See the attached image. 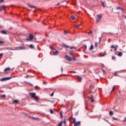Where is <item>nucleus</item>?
Wrapping results in <instances>:
<instances>
[{
    "label": "nucleus",
    "instance_id": "f257e3e1",
    "mask_svg": "<svg viewBox=\"0 0 126 126\" xmlns=\"http://www.w3.org/2000/svg\"><path fill=\"white\" fill-rule=\"evenodd\" d=\"M30 96H31L32 98L35 100V101H38L39 98L38 96H36V93H29Z\"/></svg>",
    "mask_w": 126,
    "mask_h": 126
},
{
    "label": "nucleus",
    "instance_id": "f03ea898",
    "mask_svg": "<svg viewBox=\"0 0 126 126\" xmlns=\"http://www.w3.org/2000/svg\"><path fill=\"white\" fill-rule=\"evenodd\" d=\"M36 40V38L33 36L32 34H30L29 36V38L26 39V41H32V40L34 39Z\"/></svg>",
    "mask_w": 126,
    "mask_h": 126
},
{
    "label": "nucleus",
    "instance_id": "7ed1b4c3",
    "mask_svg": "<svg viewBox=\"0 0 126 126\" xmlns=\"http://www.w3.org/2000/svg\"><path fill=\"white\" fill-rule=\"evenodd\" d=\"M25 46L23 45V46H19L15 48V49L16 51H19L20 50H25Z\"/></svg>",
    "mask_w": 126,
    "mask_h": 126
},
{
    "label": "nucleus",
    "instance_id": "20e7f679",
    "mask_svg": "<svg viewBox=\"0 0 126 126\" xmlns=\"http://www.w3.org/2000/svg\"><path fill=\"white\" fill-rule=\"evenodd\" d=\"M97 17L96 22H99L102 19V14L97 15Z\"/></svg>",
    "mask_w": 126,
    "mask_h": 126
},
{
    "label": "nucleus",
    "instance_id": "39448f33",
    "mask_svg": "<svg viewBox=\"0 0 126 126\" xmlns=\"http://www.w3.org/2000/svg\"><path fill=\"white\" fill-rule=\"evenodd\" d=\"M13 77H5L2 78L1 79V81H6V80H9V79H11Z\"/></svg>",
    "mask_w": 126,
    "mask_h": 126
},
{
    "label": "nucleus",
    "instance_id": "423d86ee",
    "mask_svg": "<svg viewBox=\"0 0 126 126\" xmlns=\"http://www.w3.org/2000/svg\"><path fill=\"white\" fill-rule=\"evenodd\" d=\"M65 58L66 59V60H67V61H68V62H71V61H72V58H70L68 55H65Z\"/></svg>",
    "mask_w": 126,
    "mask_h": 126
},
{
    "label": "nucleus",
    "instance_id": "0eeeda50",
    "mask_svg": "<svg viewBox=\"0 0 126 126\" xmlns=\"http://www.w3.org/2000/svg\"><path fill=\"white\" fill-rule=\"evenodd\" d=\"M90 99L91 100V103H93V102L95 101V100H94V96H93V95H91L90 96Z\"/></svg>",
    "mask_w": 126,
    "mask_h": 126
},
{
    "label": "nucleus",
    "instance_id": "6e6552de",
    "mask_svg": "<svg viewBox=\"0 0 126 126\" xmlns=\"http://www.w3.org/2000/svg\"><path fill=\"white\" fill-rule=\"evenodd\" d=\"M81 124V122H80V121H78L76 123H75V124L74 125V126H80Z\"/></svg>",
    "mask_w": 126,
    "mask_h": 126
},
{
    "label": "nucleus",
    "instance_id": "1a4fd4ad",
    "mask_svg": "<svg viewBox=\"0 0 126 126\" xmlns=\"http://www.w3.org/2000/svg\"><path fill=\"white\" fill-rule=\"evenodd\" d=\"M5 9V6H0V11H2Z\"/></svg>",
    "mask_w": 126,
    "mask_h": 126
},
{
    "label": "nucleus",
    "instance_id": "9d476101",
    "mask_svg": "<svg viewBox=\"0 0 126 126\" xmlns=\"http://www.w3.org/2000/svg\"><path fill=\"white\" fill-rule=\"evenodd\" d=\"M13 104H19V101L17 100H14L13 101Z\"/></svg>",
    "mask_w": 126,
    "mask_h": 126
},
{
    "label": "nucleus",
    "instance_id": "9b49d317",
    "mask_svg": "<svg viewBox=\"0 0 126 126\" xmlns=\"http://www.w3.org/2000/svg\"><path fill=\"white\" fill-rule=\"evenodd\" d=\"M117 10H122V11H124V9L120 6H117Z\"/></svg>",
    "mask_w": 126,
    "mask_h": 126
},
{
    "label": "nucleus",
    "instance_id": "f8f14e48",
    "mask_svg": "<svg viewBox=\"0 0 126 126\" xmlns=\"http://www.w3.org/2000/svg\"><path fill=\"white\" fill-rule=\"evenodd\" d=\"M111 48V49H114V52H116V51L117 50V47H115L114 45H112Z\"/></svg>",
    "mask_w": 126,
    "mask_h": 126
},
{
    "label": "nucleus",
    "instance_id": "ddd939ff",
    "mask_svg": "<svg viewBox=\"0 0 126 126\" xmlns=\"http://www.w3.org/2000/svg\"><path fill=\"white\" fill-rule=\"evenodd\" d=\"M77 79H78V81H81V80H82V77L78 76L77 77Z\"/></svg>",
    "mask_w": 126,
    "mask_h": 126
},
{
    "label": "nucleus",
    "instance_id": "4468645a",
    "mask_svg": "<svg viewBox=\"0 0 126 126\" xmlns=\"http://www.w3.org/2000/svg\"><path fill=\"white\" fill-rule=\"evenodd\" d=\"M54 56H58L59 55V51H57L54 52Z\"/></svg>",
    "mask_w": 126,
    "mask_h": 126
},
{
    "label": "nucleus",
    "instance_id": "2eb2a0df",
    "mask_svg": "<svg viewBox=\"0 0 126 126\" xmlns=\"http://www.w3.org/2000/svg\"><path fill=\"white\" fill-rule=\"evenodd\" d=\"M29 7H31V8H36V6L32 5H29Z\"/></svg>",
    "mask_w": 126,
    "mask_h": 126
},
{
    "label": "nucleus",
    "instance_id": "dca6fc26",
    "mask_svg": "<svg viewBox=\"0 0 126 126\" xmlns=\"http://www.w3.org/2000/svg\"><path fill=\"white\" fill-rule=\"evenodd\" d=\"M9 70H10V68H9V67H8V68H6L5 69H4V71H9Z\"/></svg>",
    "mask_w": 126,
    "mask_h": 126
},
{
    "label": "nucleus",
    "instance_id": "f3484780",
    "mask_svg": "<svg viewBox=\"0 0 126 126\" xmlns=\"http://www.w3.org/2000/svg\"><path fill=\"white\" fill-rule=\"evenodd\" d=\"M29 47H30V49H33L35 48V47L32 44L30 45L29 46Z\"/></svg>",
    "mask_w": 126,
    "mask_h": 126
},
{
    "label": "nucleus",
    "instance_id": "a211bd4d",
    "mask_svg": "<svg viewBox=\"0 0 126 126\" xmlns=\"http://www.w3.org/2000/svg\"><path fill=\"white\" fill-rule=\"evenodd\" d=\"M122 56H123V53L122 52H119L118 54V57H122Z\"/></svg>",
    "mask_w": 126,
    "mask_h": 126
},
{
    "label": "nucleus",
    "instance_id": "6ab92c4d",
    "mask_svg": "<svg viewBox=\"0 0 126 126\" xmlns=\"http://www.w3.org/2000/svg\"><path fill=\"white\" fill-rule=\"evenodd\" d=\"M71 18L72 19V20H75L76 19V18L74 16H71Z\"/></svg>",
    "mask_w": 126,
    "mask_h": 126
},
{
    "label": "nucleus",
    "instance_id": "aec40b11",
    "mask_svg": "<svg viewBox=\"0 0 126 126\" xmlns=\"http://www.w3.org/2000/svg\"><path fill=\"white\" fill-rule=\"evenodd\" d=\"M1 33L2 34H5L6 35V34H7V33L5 31H1Z\"/></svg>",
    "mask_w": 126,
    "mask_h": 126
},
{
    "label": "nucleus",
    "instance_id": "412c9836",
    "mask_svg": "<svg viewBox=\"0 0 126 126\" xmlns=\"http://www.w3.org/2000/svg\"><path fill=\"white\" fill-rule=\"evenodd\" d=\"M94 47L95 48H97L98 47V42H95Z\"/></svg>",
    "mask_w": 126,
    "mask_h": 126
},
{
    "label": "nucleus",
    "instance_id": "4be33fe9",
    "mask_svg": "<svg viewBox=\"0 0 126 126\" xmlns=\"http://www.w3.org/2000/svg\"><path fill=\"white\" fill-rule=\"evenodd\" d=\"M62 124H63V121H61V122L58 124V126H62Z\"/></svg>",
    "mask_w": 126,
    "mask_h": 126
},
{
    "label": "nucleus",
    "instance_id": "5701e85b",
    "mask_svg": "<svg viewBox=\"0 0 126 126\" xmlns=\"http://www.w3.org/2000/svg\"><path fill=\"white\" fill-rule=\"evenodd\" d=\"M109 115L110 116H113V115H114V112H113V111H110L109 112Z\"/></svg>",
    "mask_w": 126,
    "mask_h": 126
},
{
    "label": "nucleus",
    "instance_id": "b1692460",
    "mask_svg": "<svg viewBox=\"0 0 126 126\" xmlns=\"http://www.w3.org/2000/svg\"><path fill=\"white\" fill-rule=\"evenodd\" d=\"M73 123L74 125L76 123V119H75V118H73Z\"/></svg>",
    "mask_w": 126,
    "mask_h": 126
},
{
    "label": "nucleus",
    "instance_id": "393cba45",
    "mask_svg": "<svg viewBox=\"0 0 126 126\" xmlns=\"http://www.w3.org/2000/svg\"><path fill=\"white\" fill-rule=\"evenodd\" d=\"M79 26H81V24L80 25H78L77 26H75V28H78V27H79Z\"/></svg>",
    "mask_w": 126,
    "mask_h": 126
},
{
    "label": "nucleus",
    "instance_id": "a878e982",
    "mask_svg": "<svg viewBox=\"0 0 126 126\" xmlns=\"http://www.w3.org/2000/svg\"><path fill=\"white\" fill-rule=\"evenodd\" d=\"M93 48H94V46H93V45H92L91 46V47L90 48V50L91 51L92 50H93Z\"/></svg>",
    "mask_w": 126,
    "mask_h": 126
},
{
    "label": "nucleus",
    "instance_id": "bb28decb",
    "mask_svg": "<svg viewBox=\"0 0 126 126\" xmlns=\"http://www.w3.org/2000/svg\"><path fill=\"white\" fill-rule=\"evenodd\" d=\"M114 90H116V88L113 87V88H112V90L111 91V93H112V92H113V91H114Z\"/></svg>",
    "mask_w": 126,
    "mask_h": 126
},
{
    "label": "nucleus",
    "instance_id": "cd10ccee",
    "mask_svg": "<svg viewBox=\"0 0 126 126\" xmlns=\"http://www.w3.org/2000/svg\"><path fill=\"white\" fill-rule=\"evenodd\" d=\"M0 97H2V98H5V94L1 95Z\"/></svg>",
    "mask_w": 126,
    "mask_h": 126
},
{
    "label": "nucleus",
    "instance_id": "c85d7f7f",
    "mask_svg": "<svg viewBox=\"0 0 126 126\" xmlns=\"http://www.w3.org/2000/svg\"><path fill=\"white\" fill-rule=\"evenodd\" d=\"M31 119H32V120H38V118L35 117H32Z\"/></svg>",
    "mask_w": 126,
    "mask_h": 126
},
{
    "label": "nucleus",
    "instance_id": "c756f323",
    "mask_svg": "<svg viewBox=\"0 0 126 126\" xmlns=\"http://www.w3.org/2000/svg\"><path fill=\"white\" fill-rule=\"evenodd\" d=\"M25 78H29V75H26V76H25Z\"/></svg>",
    "mask_w": 126,
    "mask_h": 126
},
{
    "label": "nucleus",
    "instance_id": "7c9ffc66",
    "mask_svg": "<svg viewBox=\"0 0 126 126\" xmlns=\"http://www.w3.org/2000/svg\"><path fill=\"white\" fill-rule=\"evenodd\" d=\"M63 46L65 47V48H69V46L65 45V44H64Z\"/></svg>",
    "mask_w": 126,
    "mask_h": 126
},
{
    "label": "nucleus",
    "instance_id": "2f4dec72",
    "mask_svg": "<svg viewBox=\"0 0 126 126\" xmlns=\"http://www.w3.org/2000/svg\"><path fill=\"white\" fill-rule=\"evenodd\" d=\"M0 44H4V42H3L2 41H0Z\"/></svg>",
    "mask_w": 126,
    "mask_h": 126
},
{
    "label": "nucleus",
    "instance_id": "473e14b6",
    "mask_svg": "<svg viewBox=\"0 0 126 126\" xmlns=\"http://www.w3.org/2000/svg\"><path fill=\"white\" fill-rule=\"evenodd\" d=\"M62 123H63V124H65V125H66V122H65V119H64V121H63V122H62Z\"/></svg>",
    "mask_w": 126,
    "mask_h": 126
},
{
    "label": "nucleus",
    "instance_id": "72a5a7b5",
    "mask_svg": "<svg viewBox=\"0 0 126 126\" xmlns=\"http://www.w3.org/2000/svg\"><path fill=\"white\" fill-rule=\"evenodd\" d=\"M114 75V76H118V75L117 74V72H115Z\"/></svg>",
    "mask_w": 126,
    "mask_h": 126
},
{
    "label": "nucleus",
    "instance_id": "f704fd0d",
    "mask_svg": "<svg viewBox=\"0 0 126 126\" xmlns=\"http://www.w3.org/2000/svg\"><path fill=\"white\" fill-rule=\"evenodd\" d=\"M112 60H116V57L113 56V57H112Z\"/></svg>",
    "mask_w": 126,
    "mask_h": 126
},
{
    "label": "nucleus",
    "instance_id": "c9c22d12",
    "mask_svg": "<svg viewBox=\"0 0 126 126\" xmlns=\"http://www.w3.org/2000/svg\"><path fill=\"white\" fill-rule=\"evenodd\" d=\"M50 113H51V114H54V111H53V110H52V109H51V110H50Z\"/></svg>",
    "mask_w": 126,
    "mask_h": 126
},
{
    "label": "nucleus",
    "instance_id": "e433bc0d",
    "mask_svg": "<svg viewBox=\"0 0 126 126\" xmlns=\"http://www.w3.org/2000/svg\"><path fill=\"white\" fill-rule=\"evenodd\" d=\"M4 1V0H0V3H1V2H3Z\"/></svg>",
    "mask_w": 126,
    "mask_h": 126
},
{
    "label": "nucleus",
    "instance_id": "4c0bfd02",
    "mask_svg": "<svg viewBox=\"0 0 126 126\" xmlns=\"http://www.w3.org/2000/svg\"><path fill=\"white\" fill-rule=\"evenodd\" d=\"M54 93H55V92H53L51 94V97H53V96H54Z\"/></svg>",
    "mask_w": 126,
    "mask_h": 126
},
{
    "label": "nucleus",
    "instance_id": "58836bf2",
    "mask_svg": "<svg viewBox=\"0 0 126 126\" xmlns=\"http://www.w3.org/2000/svg\"><path fill=\"white\" fill-rule=\"evenodd\" d=\"M88 34H92V31H90L89 32Z\"/></svg>",
    "mask_w": 126,
    "mask_h": 126
},
{
    "label": "nucleus",
    "instance_id": "ea45409f",
    "mask_svg": "<svg viewBox=\"0 0 126 126\" xmlns=\"http://www.w3.org/2000/svg\"><path fill=\"white\" fill-rule=\"evenodd\" d=\"M67 33H68L67 32H66L65 31H64V34H67Z\"/></svg>",
    "mask_w": 126,
    "mask_h": 126
},
{
    "label": "nucleus",
    "instance_id": "a19ab883",
    "mask_svg": "<svg viewBox=\"0 0 126 126\" xmlns=\"http://www.w3.org/2000/svg\"><path fill=\"white\" fill-rule=\"evenodd\" d=\"M2 56H3V53H0V57H2Z\"/></svg>",
    "mask_w": 126,
    "mask_h": 126
},
{
    "label": "nucleus",
    "instance_id": "79ce46f5",
    "mask_svg": "<svg viewBox=\"0 0 126 126\" xmlns=\"http://www.w3.org/2000/svg\"><path fill=\"white\" fill-rule=\"evenodd\" d=\"M72 60H73V61H76V58H72Z\"/></svg>",
    "mask_w": 126,
    "mask_h": 126
},
{
    "label": "nucleus",
    "instance_id": "37998d69",
    "mask_svg": "<svg viewBox=\"0 0 126 126\" xmlns=\"http://www.w3.org/2000/svg\"><path fill=\"white\" fill-rule=\"evenodd\" d=\"M122 16H123L124 18H125V19H126V16L125 15H123Z\"/></svg>",
    "mask_w": 126,
    "mask_h": 126
},
{
    "label": "nucleus",
    "instance_id": "c03bdc74",
    "mask_svg": "<svg viewBox=\"0 0 126 126\" xmlns=\"http://www.w3.org/2000/svg\"><path fill=\"white\" fill-rule=\"evenodd\" d=\"M60 116L61 118H63V114L62 113V112L60 113Z\"/></svg>",
    "mask_w": 126,
    "mask_h": 126
},
{
    "label": "nucleus",
    "instance_id": "a18cd8bd",
    "mask_svg": "<svg viewBox=\"0 0 126 126\" xmlns=\"http://www.w3.org/2000/svg\"><path fill=\"white\" fill-rule=\"evenodd\" d=\"M63 67H61V71L62 72H63Z\"/></svg>",
    "mask_w": 126,
    "mask_h": 126
},
{
    "label": "nucleus",
    "instance_id": "49530a36",
    "mask_svg": "<svg viewBox=\"0 0 126 126\" xmlns=\"http://www.w3.org/2000/svg\"><path fill=\"white\" fill-rule=\"evenodd\" d=\"M107 55L106 54H104L101 55V57H104V56H106Z\"/></svg>",
    "mask_w": 126,
    "mask_h": 126
},
{
    "label": "nucleus",
    "instance_id": "de8ad7c7",
    "mask_svg": "<svg viewBox=\"0 0 126 126\" xmlns=\"http://www.w3.org/2000/svg\"><path fill=\"white\" fill-rule=\"evenodd\" d=\"M113 120H115L116 121H118V118H114Z\"/></svg>",
    "mask_w": 126,
    "mask_h": 126
},
{
    "label": "nucleus",
    "instance_id": "09e8293b",
    "mask_svg": "<svg viewBox=\"0 0 126 126\" xmlns=\"http://www.w3.org/2000/svg\"><path fill=\"white\" fill-rule=\"evenodd\" d=\"M50 48L51 49V50H54V48H53L52 47L50 46Z\"/></svg>",
    "mask_w": 126,
    "mask_h": 126
},
{
    "label": "nucleus",
    "instance_id": "8fccbe9b",
    "mask_svg": "<svg viewBox=\"0 0 126 126\" xmlns=\"http://www.w3.org/2000/svg\"><path fill=\"white\" fill-rule=\"evenodd\" d=\"M70 49H76V48L75 47H70Z\"/></svg>",
    "mask_w": 126,
    "mask_h": 126
},
{
    "label": "nucleus",
    "instance_id": "3c124183",
    "mask_svg": "<svg viewBox=\"0 0 126 126\" xmlns=\"http://www.w3.org/2000/svg\"><path fill=\"white\" fill-rule=\"evenodd\" d=\"M84 46L85 47V49H87V46H86V45H84Z\"/></svg>",
    "mask_w": 126,
    "mask_h": 126
},
{
    "label": "nucleus",
    "instance_id": "603ef678",
    "mask_svg": "<svg viewBox=\"0 0 126 126\" xmlns=\"http://www.w3.org/2000/svg\"><path fill=\"white\" fill-rule=\"evenodd\" d=\"M101 5H102V6H105L104 5V3H102L101 4Z\"/></svg>",
    "mask_w": 126,
    "mask_h": 126
},
{
    "label": "nucleus",
    "instance_id": "864d4df0",
    "mask_svg": "<svg viewBox=\"0 0 126 126\" xmlns=\"http://www.w3.org/2000/svg\"><path fill=\"white\" fill-rule=\"evenodd\" d=\"M71 72H73V73H76V72L75 71H71Z\"/></svg>",
    "mask_w": 126,
    "mask_h": 126
},
{
    "label": "nucleus",
    "instance_id": "5fc2aeb1",
    "mask_svg": "<svg viewBox=\"0 0 126 126\" xmlns=\"http://www.w3.org/2000/svg\"><path fill=\"white\" fill-rule=\"evenodd\" d=\"M28 84H30V85H31V86H33V85H32V84L28 83Z\"/></svg>",
    "mask_w": 126,
    "mask_h": 126
},
{
    "label": "nucleus",
    "instance_id": "6e6d98bb",
    "mask_svg": "<svg viewBox=\"0 0 126 126\" xmlns=\"http://www.w3.org/2000/svg\"><path fill=\"white\" fill-rule=\"evenodd\" d=\"M56 5H60V3H58V4H57Z\"/></svg>",
    "mask_w": 126,
    "mask_h": 126
},
{
    "label": "nucleus",
    "instance_id": "4d7b16f0",
    "mask_svg": "<svg viewBox=\"0 0 126 126\" xmlns=\"http://www.w3.org/2000/svg\"><path fill=\"white\" fill-rule=\"evenodd\" d=\"M102 71H103V72H105V70H103V69H102Z\"/></svg>",
    "mask_w": 126,
    "mask_h": 126
},
{
    "label": "nucleus",
    "instance_id": "13d9d810",
    "mask_svg": "<svg viewBox=\"0 0 126 126\" xmlns=\"http://www.w3.org/2000/svg\"><path fill=\"white\" fill-rule=\"evenodd\" d=\"M110 52H113V50L111 49Z\"/></svg>",
    "mask_w": 126,
    "mask_h": 126
},
{
    "label": "nucleus",
    "instance_id": "bf43d9fd",
    "mask_svg": "<svg viewBox=\"0 0 126 126\" xmlns=\"http://www.w3.org/2000/svg\"><path fill=\"white\" fill-rule=\"evenodd\" d=\"M35 89H38L37 87H35Z\"/></svg>",
    "mask_w": 126,
    "mask_h": 126
},
{
    "label": "nucleus",
    "instance_id": "052dcab7",
    "mask_svg": "<svg viewBox=\"0 0 126 126\" xmlns=\"http://www.w3.org/2000/svg\"><path fill=\"white\" fill-rule=\"evenodd\" d=\"M125 121H126V117L125 118Z\"/></svg>",
    "mask_w": 126,
    "mask_h": 126
},
{
    "label": "nucleus",
    "instance_id": "680f3d73",
    "mask_svg": "<svg viewBox=\"0 0 126 126\" xmlns=\"http://www.w3.org/2000/svg\"><path fill=\"white\" fill-rule=\"evenodd\" d=\"M12 50V51H14V49H11Z\"/></svg>",
    "mask_w": 126,
    "mask_h": 126
},
{
    "label": "nucleus",
    "instance_id": "e2e57ef3",
    "mask_svg": "<svg viewBox=\"0 0 126 126\" xmlns=\"http://www.w3.org/2000/svg\"><path fill=\"white\" fill-rule=\"evenodd\" d=\"M119 93H121V91H119Z\"/></svg>",
    "mask_w": 126,
    "mask_h": 126
},
{
    "label": "nucleus",
    "instance_id": "0e129e2a",
    "mask_svg": "<svg viewBox=\"0 0 126 126\" xmlns=\"http://www.w3.org/2000/svg\"><path fill=\"white\" fill-rule=\"evenodd\" d=\"M78 114V112H77V113H76V115H77Z\"/></svg>",
    "mask_w": 126,
    "mask_h": 126
},
{
    "label": "nucleus",
    "instance_id": "69168bd1",
    "mask_svg": "<svg viewBox=\"0 0 126 126\" xmlns=\"http://www.w3.org/2000/svg\"><path fill=\"white\" fill-rule=\"evenodd\" d=\"M100 40H101V38H99Z\"/></svg>",
    "mask_w": 126,
    "mask_h": 126
}]
</instances>
